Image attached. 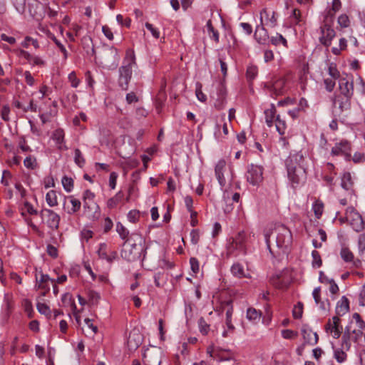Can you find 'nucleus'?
<instances>
[{"label":"nucleus","instance_id":"nucleus-1","mask_svg":"<svg viewBox=\"0 0 365 365\" xmlns=\"http://www.w3.org/2000/svg\"><path fill=\"white\" fill-rule=\"evenodd\" d=\"M303 162L304 157L300 153L289 155L285 160L287 177L293 188L299 187L306 180V170Z\"/></svg>","mask_w":365,"mask_h":365},{"label":"nucleus","instance_id":"nucleus-2","mask_svg":"<svg viewBox=\"0 0 365 365\" xmlns=\"http://www.w3.org/2000/svg\"><path fill=\"white\" fill-rule=\"evenodd\" d=\"M136 65L135 56L134 51L128 49L125 52V56L123 59L122 66L119 68L118 85L123 91L128 89L130 81L133 67Z\"/></svg>","mask_w":365,"mask_h":365},{"label":"nucleus","instance_id":"nucleus-3","mask_svg":"<svg viewBox=\"0 0 365 365\" xmlns=\"http://www.w3.org/2000/svg\"><path fill=\"white\" fill-rule=\"evenodd\" d=\"M333 14L329 17L326 16L319 27V41L324 46L329 48L331 45L332 40L336 36V31L333 26Z\"/></svg>","mask_w":365,"mask_h":365},{"label":"nucleus","instance_id":"nucleus-4","mask_svg":"<svg viewBox=\"0 0 365 365\" xmlns=\"http://www.w3.org/2000/svg\"><path fill=\"white\" fill-rule=\"evenodd\" d=\"M274 232L277 247L282 250V252H287L292 243L291 231L284 225H279L275 227Z\"/></svg>","mask_w":365,"mask_h":365},{"label":"nucleus","instance_id":"nucleus-5","mask_svg":"<svg viewBox=\"0 0 365 365\" xmlns=\"http://www.w3.org/2000/svg\"><path fill=\"white\" fill-rule=\"evenodd\" d=\"M94 197V193L90 190H86L83 192L84 212L87 217L92 220H98L101 214L98 205L93 201Z\"/></svg>","mask_w":365,"mask_h":365},{"label":"nucleus","instance_id":"nucleus-6","mask_svg":"<svg viewBox=\"0 0 365 365\" xmlns=\"http://www.w3.org/2000/svg\"><path fill=\"white\" fill-rule=\"evenodd\" d=\"M250 238V234H247L245 231L239 232L234 237L230 240L227 246L228 254H232L235 250H239L246 252L247 245Z\"/></svg>","mask_w":365,"mask_h":365},{"label":"nucleus","instance_id":"nucleus-7","mask_svg":"<svg viewBox=\"0 0 365 365\" xmlns=\"http://www.w3.org/2000/svg\"><path fill=\"white\" fill-rule=\"evenodd\" d=\"M215 175L221 187H224L227 183L226 177L230 181L233 179V172L231 167L227 168L226 161L220 159L215 166Z\"/></svg>","mask_w":365,"mask_h":365},{"label":"nucleus","instance_id":"nucleus-8","mask_svg":"<svg viewBox=\"0 0 365 365\" xmlns=\"http://www.w3.org/2000/svg\"><path fill=\"white\" fill-rule=\"evenodd\" d=\"M143 248L140 245L125 242L122 247L121 257L127 261H135L140 257Z\"/></svg>","mask_w":365,"mask_h":365},{"label":"nucleus","instance_id":"nucleus-9","mask_svg":"<svg viewBox=\"0 0 365 365\" xmlns=\"http://www.w3.org/2000/svg\"><path fill=\"white\" fill-rule=\"evenodd\" d=\"M259 25L264 27L274 28L278 24V14L269 8H264L259 12Z\"/></svg>","mask_w":365,"mask_h":365},{"label":"nucleus","instance_id":"nucleus-10","mask_svg":"<svg viewBox=\"0 0 365 365\" xmlns=\"http://www.w3.org/2000/svg\"><path fill=\"white\" fill-rule=\"evenodd\" d=\"M345 215L354 231L359 232L364 230L365 225L362 217L353 207H347Z\"/></svg>","mask_w":365,"mask_h":365},{"label":"nucleus","instance_id":"nucleus-11","mask_svg":"<svg viewBox=\"0 0 365 365\" xmlns=\"http://www.w3.org/2000/svg\"><path fill=\"white\" fill-rule=\"evenodd\" d=\"M40 216L43 222L52 230H56L59 227L61 217L53 210L44 208L40 212Z\"/></svg>","mask_w":365,"mask_h":365},{"label":"nucleus","instance_id":"nucleus-12","mask_svg":"<svg viewBox=\"0 0 365 365\" xmlns=\"http://www.w3.org/2000/svg\"><path fill=\"white\" fill-rule=\"evenodd\" d=\"M264 168L261 165L252 164L248 167L247 180L252 185H259L263 181Z\"/></svg>","mask_w":365,"mask_h":365},{"label":"nucleus","instance_id":"nucleus-13","mask_svg":"<svg viewBox=\"0 0 365 365\" xmlns=\"http://www.w3.org/2000/svg\"><path fill=\"white\" fill-rule=\"evenodd\" d=\"M324 329L326 332L329 334L334 339H339L342 332L341 319L338 316L333 317L328 320Z\"/></svg>","mask_w":365,"mask_h":365},{"label":"nucleus","instance_id":"nucleus-14","mask_svg":"<svg viewBox=\"0 0 365 365\" xmlns=\"http://www.w3.org/2000/svg\"><path fill=\"white\" fill-rule=\"evenodd\" d=\"M35 279L36 289L43 290V296H45L50 291V286L48 282H54V279L50 278L48 274H43L41 271L38 272L37 269H36Z\"/></svg>","mask_w":365,"mask_h":365},{"label":"nucleus","instance_id":"nucleus-15","mask_svg":"<svg viewBox=\"0 0 365 365\" xmlns=\"http://www.w3.org/2000/svg\"><path fill=\"white\" fill-rule=\"evenodd\" d=\"M339 255L344 262L351 264V267L359 268L361 267V261L358 258H355L354 253L349 247L342 246Z\"/></svg>","mask_w":365,"mask_h":365},{"label":"nucleus","instance_id":"nucleus-16","mask_svg":"<svg viewBox=\"0 0 365 365\" xmlns=\"http://www.w3.org/2000/svg\"><path fill=\"white\" fill-rule=\"evenodd\" d=\"M81 206L79 200L76 199L73 196L65 197L63 203V209L69 215H73L78 212Z\"/></svg>","mask_w":365,"mask_h":365},{"label":"nucleus","instance_id":"nucleus-17","mask_svg":"<svg viewBox=\"0 0 365 365\" xmlns=\"http://www.w3.org/2000/svg\"><path fill=\"white\" fill-rule=\"evenodd\" d=\"M339 91L337 95L352 97L354 95V82L346 78H341L339 81Z\"/></svg>","mask_w":365,"mask_h":365},{"label":"nucleus","instance_id":"nucleus-18","mask_svg":"<svg viewBox=\"0 0 365 365\" xmlns=\"http://www.w3.org/2000/svg\"><path fill=\"white\" fill-rule=\"evenodd\" d=\"M351 98L352 97L336 94L333 103L335 106H338L340 112H344L351 109Z\"/></svg>","mask_w":365,"mask_h":365},{"label":"nucleus","instance_id":"nucleus-19","mask_svg":"<svg viewBox=\"0 0 365 365\" xmlns=\"http://www.w3.org/2000/svg\"><path fill=\"white\" fill-rule=\"evenodd\" d=\"M143 363L145 365H160V352L158 351L147 350L143 354Z\"/></svg>","mask_w":365,"mask_h":365},{"label":"nucleus","instance_id":"nucleus-20","mask_svg":"<svg viewBox=\"0 0 365 365\" xmlns=\"http://www.w3.org/2000/svg\"><path fill=\"white\" fill-rule=\"evenodd\" d=\"M350 150V143L344 140L335 144L331 148V153L332 155H349Z\"/></svg>","mask_w":365,"mask_h":365},{"label":"nucleus","instance_id":"nucleus-21","mask_svg":"<svg viewBox=\"0 0 365 365\" xmlns=\"http://www.w3.org/2000/svg\"><path fill=\"white\" fill-rule=\"evenodd\" d=\"M254 37L259 43L266 44L269 39V35L265 27L259 24L257 25L256 26Z\"/></svg>","mask_w":365,"mask_h":365},{"label":"nucleus","instance_id":"nucleus-22","mask_svg":"<svg viewBox=\"0 0 365 365\" xmlns=\"http://www.w3.org/2000/svg\"><path fill=\"white\" fill-rule=\"evenodd\" d=\"M302 334L306 344L315 345L319 341V336L317 332H314L310 329L303 328Z\"/></svg>","mask_w":365,"mask_h":365},{"label":"nucleus","instance_id":"nucleus-23","mask_svg":"<svg viewBox=\"0 0 365 365\" xmlns=\"http://www.w3.org/2000/svg\"><path fill=\"white\" fill-rule=\"evenodd\" d=\"M353 321L355 322L358 329H354L352 331V333L355 335V339H356L357 337L361 336L363 334V331L365 330V322L362 320L360 314L359 313H354L352 315V322Z\"/></svg>","mask_w":365,"mask_h":365},{"label":"nucleus","instance_id":"nucleus-24","mask_svg":"<svg viewBox=\"0 0 365 365\" xmlns=\"http://www.w3.org/2000/svg\"><path fill=\"white\" fill-rule=\"evenodd\" d=\"M352 331L350 326H346L341 336V346L346 351H349L351 346V334H354Z\"/></svg>","mask_w":365,"mask_h":365},{"label":"nucleus","instance_id":"nucleus-25","mask_svg":"<svg viewBox=\"0 0 365 365\" xmlns=\"http://www.w3.org/2000/svg\"><path fill=\"white\" fill-rule=\"evenodd\" d=\"M230 272L234 277L239 279L250 277L249 273L246 272L243 264L240 262H235L230 268Z\"/></svg>","mask_w":365,"mask_h":365},{"label":"nucleus","instance_id":"nucleus-26","mask_svg":"<svg viewBox=\"0 0 365 365\" xmlns=\"http://www.w3.org/2000/svg\"><path fill=\"white\" fill-rule=\"evenodd\" d=\"M349 310V302L348 299L343 296L340 300L337 302L336 307V313L337 316H344Z\"/></svg>","mask_w":365,"mask_h":365},{"label":"nucleus","instance_id":"nucleus-27","mask_svg":"<svg viewBox=\"0 0 365 365\" xmlns=\"http://www.w3.org/2000/svg\"><path fill=\"white\" fill-rule=\"evenodd\" d=\"M64 131L63 129L58 128L54 130L52 138L56 142V144L58 149L66 150V146L64 144Z\"/></svg>","mask_w":365,"mask_h":365},{"label":"nucleus","instance_id":"nucleus-28","mask_svg":"<svg viewBox=\"0 0 365 365\" xmlns=\"http://www.w3.org/2000/svg\"><path fill=\"white\" fill-rule=\"evenodd\" d=\"M226 104V91L221 86L217 93V98L215 103V107L217 110H222L225 108Z\"/></svg>","mask_w":365,"mask_h":365},{"label":"nucleus","instance_id":"nucleus-29","mask_svg":"<svg viewBox=\"0 0 365 365\" xmlns=\"http://www.w3.org/2000/svg\"><path fill=\"white\" fill-rule=\"evenodd\" d=\"M69 29L71 31H68L66 36L71 42H75L76 38L80 35V32L82 30V26L76 23H73L70 25Z\"/></svg>","mask_w":365,"mask_h":365},{"label":"nucleus","instance_id":"nucleus-30","mask_svg":"<svg viewBox=\"0 0 365 365\" xmlns=\"http://www.w3.org/2000/svg\"><path fill=\"white\" fill-rule=\"evenodd\" d=\"M216 360L218 361H234L235 354L230 350L219 349Z\"/></svg>","mask_w":365,"mask_h":365},{"label":"nucleus","instance_id":"nucleus-31","mask_svg":"<svg viewBox=\"0 0 365 365\" xmlns=\"http://www.w3.org/2000/svg\"><path fill=\"white\" fill-rule=\"evenodd\" d=\"M247 319L252 322L257 324L260 321L262 313L260 311L257 310L255 308L250 307L247 310Z\"/></svg>","mask_w":365,"mask_h":365},{"label":"nucleus","instance_id":"nucleus-32","mask_svg":"<svg viewBox=\"0 0 365 365\" xmlns=\"http://www.w3.org/2000/svg\"><path fill=\"white\" fill-rule=\"evenodd\" d=\"M344 349L341 346V348L334 349V358L339 364H342L345 362L347 359V354Z\"/></svg>","mask_w":365,"mask_h":365},{"label":"nucleus","instance_id":"nucleus-33","mask_svg":"<svg viewBox=\"0 0 365 365\" xmlns=\"http://www.w3.org/2000/svg\"><path fill=\"white\" fill-rule=\"evenodd\" d=\"M22 53H24V57L28 60V61L32 64L36 66H43L45 64L44 61L38 56H33L29 53L26 51H23Z\"/></svg>","mask_w":365,"mask_h":365},{"label":"nucleus","instance_id":"nucleus-34","mask_svg":"<svg viewBox=\"0 0 365 365\" xmlns=\"http://www.w3.org/2000/svg\"><path fill=\"white\" fill-rule=\"evenodd\" d=\"M141 342L142 338L138 333H136L135 331H133L130 334L128 339L129 346L133 347H138L141 344Z\"/></svg>","mask_w":365,"mask_h":365},{"label":"nucleus","instance_id":"nucleus-35","mask_svg":"<svg viewBox=\"0 0 365 365\" xmlns=\"http://www.w3.org/2000/svg\"><path fill=\"white\" fill-rule=\"evenodd\" d=\"M276 109L274 106H272L270 108L265 110V122L269 127H272L273 125L274 121H275L276 117Z\"/></svg>","mask_w":365,"mask_h":365},{"label":"nucleus","instance_id":"nucleus-36","mask_svg":"<svg viewBox=\"0 0 365 365\" xmlns=\"http://www.w3.org/2000/svg\"><path fill=\"white\" fill-rule=\"evenodd\" d=\"M123 194L121 191L118 192L113 197L107 201V207L110 209L115 208L123 200Z\"/></svg>","mask_w":365,"mask_h":365},{"label":"nucleus","instance_id":"nucleus-37","mask_svg":"<svg viewBox=\"0 0 365 365\" xmlns=\"http://www.w3.org/2000/svg\"><path fill=\"white\" fill-rule=\"evenodd\" d=\"M206 27L210 38H212L215 43H218L220 41V34L217 30L214 28L210 19L207 21Z\"/></svg>","mask_w":365,"mask_h":365},{"label":"nucleus","instance_id":"nucleus-38","mask_svg":"<svg viewBox=\"0 0 365 365\" xmlns=\"http://www.w3.org/2000/svg\"><path fill=\"white\" fill-rule=\"evenodd\" d=\"M352 184L353 182L351 173L349 172L344 173L341 177V187L344 189L348 190L351 187Z\"/></svg>","mask_w":365,"mask_h":365},{"label":"nucleus","instance_id":"nucleus-39","mask_svg":"<svg viewBox=\"0 0 365 365\" xmlns=\"http://www.w3.org/2000/svg\"><path fill=\"white\" fill-rule=\"evenodd\" d=\"M46 202L50 207L58 205L57 193L55 190H50L46 195Z\"/></svg>","mask_w":365,"mask_h":365},{"label":"nucleus","instance_id":"nucleus-40","mask_svg":"<svg viewBox=\"0 0 365 365\" xmlns=\"http://www.w3.org/2000/svg\"><path fill=\"white\" fill-rule=\"evenodd\" d=\"M50 39L53 41V43L56 44V46L58 48L59 51L63 53V59L66 60L68 56V53L64 46V45L56 38L54 34H49Z\"/></svg>","mask_w":365,"mask_h":365},{"label":"nucleus","instance_id":"nucleus-41","mask_svg":"<svg viewBox=\"0 0 365 365\" xmlns=\"http://www.w3.org/2000/svg\"><path fill=\"white\" fill-rule=\"evenodd\" d=\"M275 125H276L277 130L281 135H282L285 133V131L287 129V125H286L285 120L282 119L279 115H277V117H276Z\"/></svg>","mask_w":365,"mask_h":365},{"label":"nucleus","instance_id":"nucleus-42","mask_svg":"<svg viewBox=\"0 0 365 365\" xmlns=\"http://www.w3.org/2000/svg\"><path fill=\"white\" fill-rule=\"evenodd\" d=\"M270 42L274 46L282 44L284 47H287V41L282 34L278 33L270 38Z\"/></svg>","mask_w":365,"mask_h":365},{"label":"nucleus","instance_id":"nucleus-43","mask_svg":"<svg viewBox=\"0 0 365 365\" xmlns=\"http://www.w3.org/2000/svg\"><path fill=\"white\" fill-rule=\"evenodd\" d=\"M24 165L29 170H34L38 167L36 158L33 155L27 156L24 160Z\"/></svg>","mask_w":365,"mask_h":365},{"label":"nucleus","instance_id":"nucleus-44","mask_svg":"<svg viewBox=\"0 0 365 365\" xmlns=\"http://www.w3.org/2000/svg\"><path fill=\"white\" fill-rule=\"evenodd\" d=\"M347 46V41L344 38H341L339 39V47H333L331 48V52L338 56L341 53V51L345 50Z\"/></svg>","mask_w":365,"mask_h":365},{"label":"nucleus","instance_id":"nucleus-45","mask_svg":"<svg viewBox=\"0 0 365 365\" xmlns=\"http://www.w3.org/2000/svg\"><path fill=\"white\" fill-rule=\"evenodd\" d=\"M184 202L185 207H187L188 212L191 214L192 217H195L197 216V212L194 211L192 209L193 207V200L192 197L187 195L184 198Z\"/></svg>","mask_w":365,"mask_h":365},{"label":"nucleus","instance_id":"nucleus-46","mask_svg":"<svg viewBox=\"0 0 365 365\" xmlns=\"http://www.w3.org/2000/svg\"><path fill=\"white\" fill-rule=\"evenodd\" d=\"M312 267L319 268L322 264V260L320 256V254L317 250H313L312 252Z\"/></svg>","mask_w":365,"mask_h":365},{"label":"nucleus","instance_id":"nucleus-47","mask_svg":"<svg viewBox=\"0 0 365 365\" xmlns=\"http://www.w3.org/2000/svg\"><path fill=\"white\" fill-rule=\"evenodd\" d=\"M74 160L75 163L79 166L83 167L85 164V159L82 155L81 151L76 148L74 151Z\"/></svg>","mask_w":365,"mask_h":365},{"label":"nucleus","instance_id":"nucleus-48","mask_svg":"<svg viewBox=\"0 0 365 365\" xmlns=\"http://www.w3.org/2000/svg\"><path fill=\"white\" fill-rule=\"evenodd\" d=\"M62 185L66 191L71 192L73 187V180L71 178L64 176L62 178Z\"/></svg>","mask_w":365,"mask_h":365},{"label":"nucleus","instance_id":"nucleus-49","mask_svg":"<svg viewBox=\"0 0 365 365\" xmlns=\"http://www.w3.org/2000/svg\"><path fill=\"white\" fill-rule=\"evenodd\" d=\"M337 22L341 28H347L350 25V20L346 14H341L338 17Z\"/></svg>","mask_w":365,"mask_h":365},{"label":"nucleus","instance_id":"nucleus-50","mask_svg":"<svg viewBox=\"0 0 365 365\" xmlns=\"http://www.w3.org/2000/svg\"><path fill=\"white\" fill-rule=\"evenodd\" d=\"M116 231L123 240L126 239L129 235L128 230L120 222L116 224Z\"/></svg>","mask_w":365,"mask_h":365},{"label":"nucleus","instance_id":"nucleus-51","mask_svg":"<svg viewBox=\"0 0 365 365\" xmlns=\"http://www.w3.org/2000/svg\"><path fill=\"white\" fill-rule=\"evenodd\" d=\"M258 73V68L255 66H250L247 69V78L250 81H252L255 78V77L257 76Z\"/></svg>","mask_w":365,"mask_h":365},{"label":"nucleus","instance_id":"nucleus-52","mask_svg":"<svg viewBox=\"0 0 365 365\" xmlns=\"http://www.w3.org/2000/svg\"><path fill=\"white\" fill-rule=\"evenodd\" d=\"M97 252H98V255L100 258L106 260V258L108 255L107 245L106 243L100 244Z\"/></svg>","mask_w":365,"mask_h":365},{"label":"nucleus","instance_id":"nucleus-53","mask_svg":"<svg viewBox=\"0 0 365 365\" xmlns=\"http://www.w3.org/2000/svg\"><path fill=\"white\" fill-rule=\"evenodd\" d=\"M68 81L71 83V86L73 88H77L80 84V79L77 77L76 73L75 71H72L69 73L68 76Z\"/></svg>","mask_w":365,"mask_h":365},{"label":"nucleus","instance_id":"nucleus-54","mask_svg":"<svg viewBox=\"0 0 365 365\" xmlns=\"http://www.w3.org/2000/svg\"><path fill=\"white\" fill-rule=\"evenodd\" d=\"M303 314V304L302 302H298L297 305L294 306L292 314L293 317L295 319H299L302 317Z\"/></svg>","mask_w":365,"mask_h":365},{"label":"nucleus","instance_id":"nucleus-55","mask_svg":"<svg viewBox=\"0 0 365 365\" xmlns=\"http://www.w3.org/2000/svg\"><path fill=\"white\" fill-rule=\"evenodd\" d=\"M127 217L129 222L135 223L140 218V212L137 210H132L128 213Z\"/></svg>","mask_w":365,"mask_h":365},{"label":"nucleus","instance_id":"nucleus-56","mask_svg":"<svg viewBox=\"0 0 365 365\" xmlns=\"http://www.w3.org/2000/svg\"><path fill=\"white\" fill-rule=\"evenodd\" d=\"M282 336L286 339H292L298 336V333L291 329H284L282 331Z\"/></svg>","mask_w":365,"mask_h":365},{"label":"nucleus","instance_id":"nucleus-57","mask_svg":"<svg viewBox=\"0 0 365 365\" xmlns=\"http://www.w3.org/2000/svg\"><path fill=\"white\" fill-rule=\"evenodd\" d=\"M284 84V81L282 79H279L276 81L273 84V89L275 93L279 95L283 93V86Z\"/></svg>","mask_w":365,"mask_h":365},{"label":"nucleus","instance_id":"nucleus-58","mask_svg":"<svg viewBox=\"0 0 365 365\" xmlns=\"http://www.w3.org/2000/svg\"><path fill=\"white\" fill-rule=\"evenodd\" d=\"M328 73L330 76L334 79H338L340 76L339 71L336 68V66L331 63L328 68Z\"/></svg>","mask_w":365,"mask_h":365},{"label":"nucleus","instance_id":"nucleus-59","mask_svg":"<svg viewBox=\"0 0 365 365\" xmlns=\"http://www.w3.org/2000/svg\"><path fill=\"white\" fill-rule=\"evenodd\" d=\"M198 324H199L200 331L203 335H206L208 333L209 330H210V325L207 324L206 323V322L202 318H201L199 320Z\"/></svg>","mask_w":365,"mask_h":365},{"label":"nucleus","instance_id":"nucleus-60","mask_svg":"<svg viewBox=\"0 0 365 365\" xmlns=\"http://www.w3.org/2000/svg\"><path fill=\"white\" fill-rule=\"evenodd\" d=\"M61 299L63 303H65V304L68 303V304H71V306L72 307V308L73 309H76V304H75L73 297L71 294H69V293L64 294L62 296Z\"/></svg>","mask_w":365,"mask_h":365},{"label":"nucleus","instance_id":"nucleus-61","mask_svg":"<svg viewBox=\"0 0 365 365\" xmlns=\"http://www.w3.org/2000/svg\"><path fill=\"white\" fill-rule=\"evenodd\" d=\"M146 29L150 31L152 36L155 38H160V31L158 30V29L155 28V26H153V24L147 22L145 23V24Z\"/></svg>","mask_w":365,"mask_h":365},{"label":"nucleus","instance_id":"nucleus-62","mask_svg":"<svg viewBox=\"0 0 365 365\" xmlns=\"http://www.w3.org/2000/svg\"><path fill=\"white\" fill-rule=\"evenodd\" d=\"M323 204L322 202H316L313 205V210L317 218H319L323 212Z\"/></svg>","mask_w":365,"mask_h":365},{"label":"nucleus","instance_id":"nucleus-63","mask_svg":"<svg viewBox=\"0 0 365 365\" xmlns=\"http://www.w3.org/2000/svg\"><path fill=\"white\" fill-rule=\"evenodd\" d=\"M335 79L334 78H325L324 80V86H325V88L326 90L328 91V92H331L334 87H335Z\"/></svg>","mask_w":365,"mask_h":365},{"label":"nucleus","instance_id":"nucleus-64","mask_svg":"<svg viewBox=\"0 0 365 365\" xmlns=\"http://www.w3.org/2000/svg\"><path fill=\"white\" fill-rule=\"evenodd\" d=\"M359 252L363 254L365 251V235H360L358 240Z\"/></svg>","mask_w":365,"mask_h":365}]
</instances>
